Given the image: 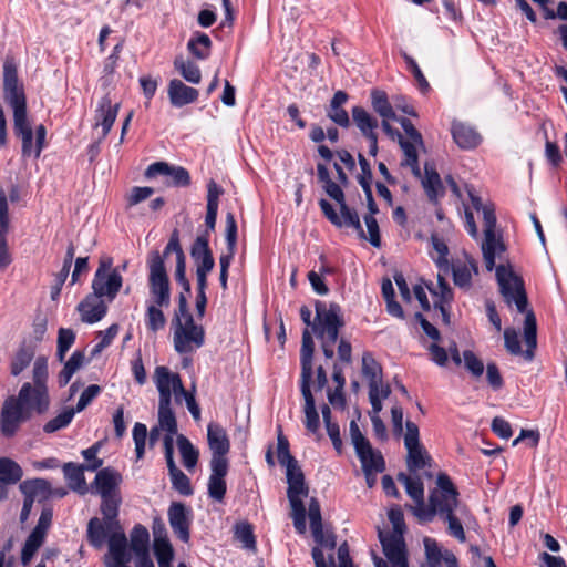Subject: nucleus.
I'll list each match as a JSON object with an SVG mask.
<instances>
[{
    "label": "nucleus",
    "mask_w": 567,
    "mask_h": 567,
    "mask_svg": "<svg viewBox=\"0 0 567 567\" xmlns=\"http://www.w3.org/2000/svg\"><path fill=\"white\" fill-rule=\"evenodd\" d=\"M495 275L499 286V291L505 301L508 305L514 302L517 310L526 315L524 321L526 350H522L518 334L511 328H507L504 331L505 348L509 353L514 355H523L527 361H530L534 358V350L537 346V323L533 310L527 309L528 299L524 280L513 271L511 266L505 265H498L496 267Z\"/></svg>",
    "instance_id": "f257e3e1"
},
{
    "label": "nucleus",
    "mask_w": 567,
    "mask_h": 567,
    "mask_svg": "<svg viewBox=\"0 0 567 567\" xmlns=\"http://www.w3.org/2000/svg\"><path fill=\"white\" fill-rule=\"evenodd\" d=\"M48 392H19L3 402L0 415L1 433L6 437L13 436L21 424L30 420L34 413L41 414L49 408Z\"/></svg>",
    "instance_id": "f03ea898"
},
{
    "label": "nucleus",
    "mask_w": 567,
    "mask_h": 567,
    "mask_svg": "<svg viewBox=\"0 0 567 567\" xmlns=\"http://www.w3.org/2000/svg\"><path fill=\"white\" fill-rule=\"evenodd\" d=\"M177 301L172 319L174 348L179 354L192 353L204 346L205 330L203 326L195 323L185 293H179Z\"/></svg>",
    "instance_id": "7ed1b4c3"
},
{
    "label": "nucleus",
    "mask_w": 567,
    "mask_h": 567,
    "mask_svg": "<svg viewBox=\"0 0 567 567\" xmlns=\"http://www.w3.org/2000/svg\"><path fill=\"white\" fill-rule=\"evenodd\" d=\"M316 317L312 331L321 342V349L326 359L334 357V344L339 337V330L344 326L341 307L331 302L328 307L323 301H316Z\"/></svg>",
    "instance_id": "20e7f679"
},
{
    "label": "nucleus",
    "mask_w": 567,
    "mask_h": 567,
    "mask_svg": "<svg viewBox=\"0 0 567 567\" xmlns=\"http://www.w3.org/2000/svg\"><path fill=\"white\" fill-rule=\"evenodd\" d=\"M460 507L458 492L450 476L440 473L436 477V486L430 492L429 506L422 509L423 522H431L436 514L444 516L456 512Z\"/></svg>",
    "instance_id": "39448f33"
},
{
    "label": "nucleus",
    "mask_w": 567,
    "mask_h": 567,
    "mask_svg": "<svg viewBox=\"0 0 567 567\" xmlns=\"http://www.w3.org/2000/svg\"><path fill=\"white\" fill-rule=\"evenodd\" d=\"M470 196L472 206L483 214L484 240L482 243V251L485 267L488 271H492L497 267L495 266L496 256L505 250V245L502 238H497L495 234L497 221L495 208L492 204L483 205L478 196L473 194H470Z\"/></svg>",
    "instance_id": "423d86ee"
},
{
    "label": "nucleus",
    "mask_w": 567,
    "mask_h": 567,
    "mask_svg": "<svg viewBox=\"0 0 567 567\" xmlns=\"http://www.w3.org/2000/svg\"><path fill=\"white\" fill-rule=\"evenodd\" d=\"M313 355H315V341L311 332L305 329L302 332L301 348H300V390H311V386H317V390H323L327 385V373L322 365H318L313 370Z\"/></svg>",
    "instance_id": "0eeeda50"
},
{
    "label": "nucleus",
    "mask_w": 567,
    "mask_h": 567,
    "mask_svg": "<svg viewBox=\"0 0 567 567\" xmlns=\"http://www.w3.org/2000/svg\"><path fill=\"white\" fill-rule=\"evenodd\" d=\"M147 266L150 295L153 303L165 308L169 307L171 285L162 255L158 251H153L147 260Z\"/></svg>",
    "instance_id": "6e6552de"
},
{
    "label": "nucleus",
    "mask_w": 567,
    "mask_h": 567,
    "mask_svg": "<svg viewBox=\"0 0 567 567\" xmlns=\"http://www.w3.org/2000/svg\"><path fill=\"white\" fill-rule=\"evenodd\" d=\"M319 206L324 217L336 227L342 226L352 227L355 229L361 238H365V234L360 223V217L355 209L350 208L347 203H341L339 206L340 215L337 214L333 206L324 198L319 200Z\"/></svg>",
    "instance_id": "1a4fd4ad"
},
{
    "label": "nucleus",
    "mask_w": 567,
    "mask_h": 567,
    "mask_svg": "<svg viewBox=\"0 0 567 567\" xmlns=\"http://www.w3.org/2000/svg\"><path fill=\"white\" fill-rule=\"evenodd\" d=\"M320 533L312 532L313 539L317 544L312 549V558L316 567H336L333 550L337 546L336 536L332 532L323 530V526L319 527Z\"/></svg>",
    "instance_id": "9d476101"
},
{
    "label": "nucleus",
    "mask_w": 567,
    "mask_h": 567,
    "mask_svg": "<svg viewBox=\"0 0 567 567\" xmlns=\"http://www.w3.org/2000/svg\"><path fill=\"white\" fill-rule=\"evenodd\" d=\"M379 539L383 553L392 567H409L405 542L402 534L383 533L379 529Z\"/></svg>",
    "instance_id": "9b49d317"
},
{
    "label": "nucleus",
    "mask_w": 567,
    "mask_h": 567,
    "mask_svg": "<svg viewBox=\"0 0 567 567\" xmlns=\"http://www.w3.org/2000/svg\"><path fill=\"white\" fill-rule=\"evenodd\" d=\"M122 285L123 277L118 268H114L110 274L102 276H100V272H95L92 280V293L101 298L105 297L111 302L116 298Z\"/></svg>",
    "instance_id": "f8f14e48"
},
{
    "label": "nucleus",
    "mask_w": 567,
    "mask_h": 567,
    "mask_svg": "<svg viewBox=\"0 0 567 567\" xmlns=\"http://www.w3.org/2000/svg\"><path fill=\"white\" fill-rule=\"evenodd\" d=\"M165 460L173 488L176 489L181 495L190 496L194 492L190 485V480L175 464L174 440L171 437H167L165 442Z\"/></svg>",
    "instance_id": "ddd939ff"
},
{
    "label": "nucleus",
    "mask_w": 567,
    "mask_h": 567,
    "mask_svg": "<svg viewBox=\"0 0 567 567\" xmlns=\"http://www.w3.org/2000/svg\"><path fill=\"white\" fill-rule=\"evenodd\" d=\"M168 522L176 536L184 543L189 540L190 511L183 503L174 502L168 512Z\"/></svg>",
    "instance_id": "4468645a"
},
{
    "label": "nucleus",
    "mask_w": 567,
    "mask_h": 567,
    "mask_svg": "<svg viewBox=\"0 0 567 567\" xmlns=\"http://www.w3.org/2000/svg\"><path fill=\"white\" fill-rule=\"evenodd\" d=\"M120 104L112 103L110 94H105L99 102L97 109L95 110V127L101 126V138H105L110 133L118 112Z\"/></svg>",
    "instance_id": "2eb2a0df"
},
{
    "label": "nucleus",
    "mask_w": 567,
    "mask_h": 567,
    "mask_svg": "<svg viewBox=\"0 0 567 567\" xmlns=\"http://www.w3.org/2000/svg\"><path fill=\"white\" fill-rule=\"evenodd\" d=\"M78 311L81 315V320L85 323H95L101 321L106 312H107V305L105 301L94 295L89 293L79 305H78Z\"/></svg>",
    "instance_id": "dca6fc26"
},
{
    "label": "nucleus",
    "mask_w": 567,
    "mask_h": 567,
    "mask_svg": "<svg viewBox=\"0 0 567 567\" xmlns=\"http://www.w3.org/2000/svg\"><path fill=\"white\" fill-rule=\"evenodd\" d=\"M207 440L212 451L210 461L228 462L225 456L229 452L230 444L224 427L219 424L210 423L207 429Z\"/></svg>",
    "instance_id": "f3484780"
},
{
    "label": "nucleus",
    "mask_w": 567,
    "mask_h": 567,
    "mask_svg": "<svg viewBox=\"0 0 567 567\" xmlns=\"http://www.w3.org/2000/svg\"><path fill=\"white\" fill-rule=\"evenodd\" d=\"M210 471L208 495L210 498L221 502L227 489L225 476L228 472V462L210 461Z\"/></svg>",
    "instance_id": "a211bd4d"
},
{
    "label": "nucleus",
    "mask_w": 567,
    "mask_h": 567,
    "mask_svg": "<svg viewBox=\"0 0 567 567\" xmlns=\"http://www.w3.org/2000/svg\"><path fill=\"white\" fill-rule=\"evenodd\" d=\"M190 256L195 261L196 271L210 272L215 266L213 252L209 248L208 235H199L192 248Z\"/></svg>",
    "instance_id": "6ab92c4d"
},
{
    "label": "nucleus",
    "mask_w": 567,
    "mask_h": 567,
    "mask_svg": "<svg viewBox=\"0 0 567 567\" xmlns=\"http://www.w3.org/2000/svg\"><path fill=\"white\" fill-rule=\"evenodd\" d=\"M398 481L404 485L406 494L415 502V506L411 507L413 514L422 519V509L424 504V485L420 476L412 477L405 473L398 474Z\"/></svg>",
    "instance_id": "aec40b11"
},
{
    "label": "nucleus",
    "mask_w": 567,
    "mask_h": 567,
    "mask_svg": "<svg viewBox=\"0 0 567 567\" xmlns=\"http://www.w3.org/2000/svg\"><path fill=\"white\" fill-rule=\"evenodd\" d=\"M167 94L171 104L175 107H183L187 104L194 103L199 96L197 89L187 86L178 79H173L169 81Z\"/></svg>",
    "instance_id": "412c9836"
},
{
    "label": "nucleus",
    "mask_w": 567,
    "mask_h": 567,
    "mask_svg": "<svg viewBox=\"0 0 567 567\" xmlns=\"http://www.w3.org/2000/svg\"><path fill=\"white\" fill-rule=\"evenodd\" d=\"M451 133L454 142L462 150H473L482 142L480 133L471 125L454 121Z\"/></svg>",
    "instance_id": "4be33fe9"
},
{
    "label": "nucleus",
    "mask_w": 567,
    "mask_h": 567,
    "mask_svg": "<svg viewBox=\"0 0 567 567\" xmlns=\"http://www.w3.org/2000/svg\"><path fill=\"white\" fill-rule=\"evenodd\" d=\"M171 394L172 392H159L158 425L163 431L167 432L164 436V443L167 437L173 440V435L177 432L176 419L171 408Z\"/></svg>",
    "instance_id": "5701e85b"
},
{
    "label": "nucleus",
    "mask_w": 567,
    "mask_h": 567,
    "mask_svg": "<svg viewBox=\"0 0 567 567\" xmlns=\"http://www.w3.org/2000/svg\"><path fill=\"white\" fill-rule=\"evenodd\" d=\"M122 482V476L118 472L106 467L97 472L94 484L100 496H109L120 494L118 486Z\"/></svg>",
    "instance_id": "b1692460"
},
{
    "label": "nucleus",
    "mask_w": 567,
    "mask_h": 567,
    "mask_svg": "<svg viewBox=\"0 0 567 567\" xmlns=\"http://www.w3.org/2000/svg\"><path fill=\"white\" fill-rule=\"evenodd\" d=\"M109 550L112 557L111 561L106 564H128L131 557L127 553V538L125 533L121 529H115L109 537Z\"/></svg>",
    "instance_id": "393cba45"
},
{
    "label": "nucleus",
    "mask_w": 567,
    "mask_h": 567,
    "mask_svg": "<svg viewBox=\"0 0 567 567\" xmlns=\"http://www.w3.org/2000/svg\"><path fill=\"white\" fill-rule=\"evenodd\" d=\"M362 374L368 381L369 390H384L382 382V369L370 352L362 355ZM385 390H390L389 385Z\"/></svg>",
    "instance_id": "a878e982"
},
{
    "label": "nucleus",
    "mask_w": 567,
    "mask_h": 567,
    "mask_svg": "<svg viewBox=\"0 0 567 567\" xmlns=\"http://www.w3.org/2000/svg\"><path fill=\"white\" fill-rule=\"evenodd\" d=\"M13 130L17 137L21 138L22 142V156H34L33 132L27 114L13 116Z\"/></svg>",
    "instance_id": "bb28decb"
},
{
    "label": "nucleus",
    "mask_w": 567,
    "mask_h": 567,
    "mask_svg": "<svg viewBox=\"0 0 567 567\" xmlns=\"http://www.w3.org/2000/svg\"><path fill=\"white\" fill-rule=\"evenodd\" d=\"M223 188L218 186L214 181H210L207 185V212L205 216L206 231L204 235H208L215 230L217 214H218V198L223 194Z\"/></svg>",
    "instance_id": "cd10ccee"
},
{
    "label": "nucleus",
    "mask_w": 567,
    "mask_h": 567,
    "mask_svg": "<svg viewBox=\"0 0 567 567\" xmlns=\"http://www.w3.org/2000/svg\"><path fill=\"white\" fill-rule=\"evenodd\" d=\"M348 94L344 91H337L327 110V116L341 127H349L350 118L348 112L342 105L348 101Z\"/></svg>",
    "instance_id": "c85d7f7f"
},
{
    "label": "nucleus",
    "mask_w": 567,
    "mask_h": 567,
    "mask_svg": "<svg viewBox=\"0 0 567 567\" xmlns=\"http://www.w3.org/2000/svg\"><path fill=\"white\" fill-rule=\"evenodd\" d=\"M425 176L422 179L423 188L426 193L429 200L433 204H437L439 198L444 195V187L439 173L434 167L427 163L424 166Z\"/></svg>",
    "instance_id": "c756f323"
},
{
    "label": "nucleus",
    "mask_w": 567,
    "mask_h": 567,
    "mask_svg": "<svg viewBox=\"0 0 567 567\" xmlns=\"http://www.w3.org/2000/svg\"><path fill=\"white\" fill-rule=\"evenodd\" d=\"M48 359L43 355L34 360L32 369L33 383L25 382L20 390H48Z\"/></svg>",
    "instance_id": "7c9ffc66"
},
{
    "label": "nucleus",
    "mask_w": 567,
    "mask_h": 567,
    "mask_svg": "<svg viewBox=\"0 0 567 567\" xmlns=\"http://www.w3.org/2000/svg\"><path fill=\"white\" fill-rule=\"evenodd\" d=\"M362 470H374L377 472H383L385 470V462L381 452L374 450L370 442L365 443L362 449L355 451Z\"/></svg>",
    "instance_id": "2f4dec72"
},
{
    "label": "nucleus",
    "mask_w": 567,
    "mask_h": 567,
    "mask_svg": "<svg viewBox=\"0 0 567 567\" xmlns=\"http://www.w3.org/2000/svg\"><path fill=\"white\" fill-rule=\"evenodd\" d=\"M406 449V467L410 473L415 474L420 470L431 466L432 457L426 452L424 446L414 445L408 446Z\"/></svg>",
    "instance_id": "473e14b6"
},
{
    "label": "nucleus",
    "mask_w": 567,
    "mask_h": 567,
    "mask_svg": "<svg viewBox=\"0 0 567 567\" xmlns=\"http://www.w3.org/2000/svg\"><path fill=\"white\" fill-rule=\"evenodd\" d=\"M154 382L157 390H185L178 373L167 367L158 365L154 371Z\"/></svg>",
    "instance_id": "72a5a7b5"
},
{
    "label": "nucleus",
    "mask_w": 567,
    "mask_h": 567,
    "mask_svg": "<svg viewBox=\"0 0 567 567\" xmlns=\"http://www.w3.org/2000/svg\"><path fill=\"white\" fill-rule=\"evenodd\" d=\"M101 512L103 514V520L109 528H120V522L117 520L118 508L122 502L121 495H109L102 496Z\"/></svg>",
    "instance_id": "f704fd0d"
},
{
    "label": "nucleus",
    "mask_w": 567,
    "mask_h": 567,
    "mask_svg": "<svg viewBox=\"0 0 567 567\" xmlns=\"http://www.w3.org/2000/svg\"><path fill=\"white\" fill-rule=\"evenodd\" d=\"M85 470L84 465H76L74 463H66L63 466V473L69 487L80 494H85L87 491L84 477Z\"/></svg>",
    "instance_id": "c9c22d12"
},
{
    "label": "nucleus",
    "mask_w": 567,
    "mask_h": 567,
    "mask_svg": "<svg viewBox=\"0 0 567 567\" xmlns=\"http://www.w3.org/2000/svg\"><path fill=\"white\" fill-rule=\"evenodd\" d=\"M352 120L361 134L365 137L372 134H377L375 130L379 126L378 120L373 117L362 106L352 107Z\"/></svg>",
    "instance_id": "e433bc0d"
},
{
    "label": "nucleus",
    "mask_w": 567,
    "mask_h": 567,
    "mask_svg": "<svg viewBox=\"0 0 567 567\" xmlns=\"http://www.w3.org/2000/svg\"><path fill=\"white\" fill-rule=\"evenodd\" d=\"M3 97L11 106L13 116L27 114V97L23 85L3 89Z\"/></svg>",
    "instance_id": "4c0bfd02"
},
{
    "label": "nucleus",
    "mask_w": 567,
    "mask_h": 567,
    "mask_svg": "<svg viewBox=\"0 0 567 567\" xmlns=\"http://www.w3.org/2000/svg\"><path fill=\"white\" fill-rule=\"evenodd\" d=\"M187 49L198 60H206L210 55L212 40L203 32H194L187 43Z\"/></svg>",
    "instance_id": "58836bf2"
},
{
    "label": "nucleus",
    "mask_w": 567,
    "mask_h": 567,
    "mask_svg": "<svg viewBox=\"0 0 567 567\" xmlns=\"http://www.w3.org/2000/svg\"><path fill=\"white\" fill-rule=\"evenodd\" d=\"M84 361L85 354L83 351L78 350L71 354L58 375V383L60 388L65 386L70 382L74 373L83 365Z\"/></svg>",
    "instance_id": "ea45409f"
},
{
    "label": "nucleus",
    "mask_w": 567,
    "mask_h": 567,
    "mask_svg": "<svg viewBox=\"0 0 567 567\" xmlns=\"http://www.w3.org/2000/svg\"><path fill=\"white\" fill-rule=\"evenodd\" d=\"M116 528H109L105 520H100L94 517L87 524V539L95 548H101L107 537L109 532H114Z\"/></svg>",
    "instance_id": "a19ab883"
},
{
    "label": "nucleus",
    "mask_w": 567,
    "mask_h": 567,
    "mask_svg": "<svg viewBox=\"0 0 567 567\" xmlns=\"http://www.w3.org/2000/svg\"><path fill=\"white\" fill-rule=\"evenodd\" d=\"M148 543L150 534L147 528L140 524L135 525L131 532L130 547L136 557L148 555Z\"/></svg>",
    "instance_id": "79ce46f5"
},
{
    "label": "nucleus",
    "mask_w": 567,
    "mask_h": 567,
    "mask_svg": "<svg viewBox=\"0 0 567 567\" xmlns=\"http://www.w3.org/2000/svg\"><path fill=\"white\" fill-rule=\"evenodd\" d=\"M399 144L404 153V159L401 162V165L410 167L414 176L421 177V169L416 151V145L419 144L410 140H405L404 137L399 141Z\"/></svg>",
    "instance_id": "37998d69"
},
{
    "label": "nucleus",
    "mask_w": 567,
    "mask_h": 567,
    "mask_svg": "<svg viewBox=\"0 0 567 567\" xmlns=\"http://www.w3.org/2000/svg\"><path fill=\"white\" fill-rule=\"evenodd\" d=\"M174 68L187 82L192 84H198L202 80V72L199 66L190 60H185L183 56H177L174 60Z\"/></svg>",
    "instance_id": "c03bdc74"
},
{
    "label": "nucleus",
    "mask_w": 567,
    "mask_h": 567,
    "mask_svg": "<svg viewBox=\"0 0 567 567\" xmlns=\"http://www.w3.org/2000/svg\"><path fill=\"white\" fill-rule=\"evenodd\" d=\"M371 103L373 110L385 120H396V115L392 105L389 102L388 94L381 90H373L371 92Z\"/></svg>",
    "instance_id": "a18cd8bd"
},
{
    "label": "nucleus",
    "mask_w": 567,
    "mask_h": 567,
    "mask_svg": "<svg viewBox=\"0 0 567 567\" xmlns=\"http://www.w3.org/2000/svg\"><path fill=\"white\" fill-rule=\"evenodd\" d=\"M305 398V426L311 433H316L320 427V419L316 409L312 392H302Z\"/></svg>",
    "instance_id": "49530a36"
},
{
    "label": "nucleus",
    "mask_w": 567,
    "mask_h": 567,
    "mask_svg": "<svg viewBox=\"0 0 567 567\" xmlns=\"http://www.w3.org/2000/svg\"><path fill=\"white\" fill-rule=\"evenodd\" d=\"M22 468L18 463L8 458H0V484H16L22 477Z\"/></svg>",
    "instance_id": "de8ad7c7"
},
{
    "label": "nucleus",
    "mask_w": 567,
    "mask_h": 567,
    "mask_svg": "<svg viewBox=\"0 0 567 567\" xmlns=\"http://www.w3.org/2000/svg\"><path fill=\"white\" fill-rule=\"evenodd\" d=\"M177 445L184 466L187 470H193L198 462V451L190 441L182 434L177 436Z\"/></svg>",
    "instance_id": "09e8293b"
},
{
    "label": "nucleus",
    "mask_w": 567,
    "mask_h": 567,
    "mask_svg": "<svg viewBox=\"0 0 567 567\" xmlns=\"http://www.w3.org/2000/svg\"><path fill=\"white\" fill-rule=\"evenodd\" d=\"M34 358V350L31 347L22 346L10 364V372L12 375H19Z\"/></svg>",
    "instance_id": "8fccbe9b"
},
{
    "label": "nucleus",
    "mask_w": 567,
    "mask_h": 567,
    "mask_svg": "<svg viewBox=\"0 0 567 567\" xmlns=\"http://www.w3.org/2000/svg\"><path fill=\"white\" fill-rule=\"evenodd\" d=\"M73 417H74V409L65 408L55 417L51 419L50 421H48L44 424L43 431L48 434L60 431V430L66 427L71 423Z\"/></svg>",
    "instance_id": "3c124183"
},
{
    "label": "nucleus",
    "mask_w": 567,
    "mask_h": 567,
    "mask_svg": "<svg viewBox=\"0 0 567 567\" xmlns=\"http://www.w3.org/2000/svg\"><path fill=\"white\" fill-rule=\"evenodd\" d=\"M162 306L152 303L146 309L145 322L148 330L156 332L163 329L166 324V318L161 310Z\"/></svg>",
    "instance_id": "603ef678"
},
{
    "label": "nucleus",
    "mask_w": 567,
    "mask_h": 567,
    "mask_svg": "<svg viewBox=\"0 0 567 567\" xmlns=\"http://www.w3.org/2000/svg\"><path fill=\"white\" fill-rule=\"evenodd\" d=\"M430 292L437 297L434 307L439 305H451L454 298L453 290L442 275H437V289L427 287Z\"/></svg>",
    "instance_id": "864d4df0"
},
{
    "label": "nucleus",
    "mask_w": 567,
    "mask_h": 567,
    "mask_svg": "<svg viewBox=\"0 0 567 567\" xmlns=\"http://www.w3.org/2000/svg\"><path fill=\"white\" fill-rule=\"evenodd\" d=\"M452 275L455 286L468 289L472 282V274L467 264L457 262L452 265Z\"/></svg>",
    "instance_id": "5fc2aeb1"
},
{
    "label": "nucleus",
    "mask_w": 567,
    "mask_h": 567,
    "mask_svg": "<svg viewBox=\"0 0 567 567\" xmlns=\"http://www.w3.org/2000/svg\"><path fill=\"white\" fill-rule=\"evenodd\" d=\"M23 85L18 76V66L12 56H7L3 61V89Z\"/></svg>",
    "instance_id": "6e6d98bb"
},
{
    "label": "nucleus",
    "mask_w": 567,
    "mask_h": 567,
    "mask_svg": "<svg viewBox=\"0 0 567 567\" xmlns=\"http://www.w3.org/2000/svg\"><path fill=\"white\" fill-rule=\"evenodd\" d=\"M431 244L433 249L439 254L437 258L435 259L436 266L440 270L447 271L449 270V247L445 244V241L439 237L436 234H433L431 236Z\"/></svg>",
    "instance_id": "4d7b16f0"
},
{
    "label": "nucleus",
    "mask_w": 567,
    "mask_h": 567,
    "mask_svg": "<svg viewBox=\"0 0 567 567\" xmlns=\"http://www.w3.org/2000/svg\"><path fill=\"white\" fill-rule=\"evenodd\" d=\"M154 555L157 563H172L174 558V549L168 538L154 539Z\"/></svg>",
    "instance_id": "13d9d810"
},
{
    "label": "nucleus",
    "mask_w": 567,
    "mask_h": 567,
    "mask_svg": "<svg viewBox=\"0 0 567 567\" xmlns=\"http://www.w3.org/2000/svg\"><path fill=\"white\" fill-rule=\"evenodd\" d=\"M165 183L168 186L175 187H186L190 184V176L186 168L182 166H173L171 167V173L168 174Z\"/></svg>",
    "instance_id": "bf43d9fd"
},
{
    "label": "nucleus",
    "mask_w": 567,
    "mask_h": 567,
    "mask_svg": "<svg viewBox=\"0 0 567 567\" xmlns=\"http://www.w3.org/2000/svg\"><path fill=\"white\" fill-rule=\"evenodd\" d=\"M75 341V333L71 329L60 328L58 334V351L56 355L60 361H63L66 352L70 350Z\"/></svg>",
    "instance_id": "052dcab7"
},
{
    "label": "nucleus",
    "mask_w": 567,
    "mask_h": 567,
    "mask_svg": "<svg viewBox=\"0 0 567 567\" xmlns=\"http://www.w3.org/2000/svg\"><path fill=\"white\" fill-rule=\"evenodd\" d=\"M309 493V488L306 485L305 480L299 481V483H289L287 489V497L289 499L290 506L303 505L302 497H307Z\"/></svg>",
    "instance_id": "680f3d73"
},
{
    "label": "nucleus",
    "mask_w": 567,
    "mask_h": 567,
    "mask_svg": "<svg viewBox=\"0 0 567 567\" xmlns=\"http://www.w3.org/2000/svg\"><path fill=\"white\" fill-rule=\"evenodd\" d=\"M133 441L135 444V453L137 460H141L145 453V444L147 440V427L143 423H135L133 427Z\"/></svg>",
    "instance_id": "e2e57ef3"
},
{
    "label": "nucleus",
    "mask_w": 567,
    "mask_h": 567,
    "mask_svg": "<svg viewBox=\"0 0 567 567\" xmlns=\"http://www.w3.org/2000/svg\"><path fill=\"white\" fill-rule=\"evenodd\" d=\"M424 548H425V555H426V561L423 564V566H440L442 561V553L439 548L437 543L429 537L424 538Z\"/></svg>",
    "instance_id": "0e129e2a"
},
{
    "label": "nucleus",
    "mask_w": 567,
    "mask_h": 567,
    "mask_svg": "<svg viewBox=\"0 0 567 567\" xmlns=\"http://www.w3.org/2000/svg\"><path fill=\"white\" fill-rule=\"evenodd\" d=\"M402 58L404 59L409 70L413 74L415 81L417 82L419 89L423 93L427 92L430 90V84H429L427 80L425 79L424 74L422 73L416 61L405 52L402 53Z\"/></svg>",
    "instance_id": "69168bd1"
},
{
    "label": "nucleus",
    "mask_w": 567,
    "mask_h": 567,
    "mask_svg": "<svg viewBox=\"0 0 567 567\" xmlns=\"http://www.w3.org/2000/svg\"><path fill=\"white\" fill-rule=\"evenodd\" d=\"M447 523V532L451 536L456 538L458 542L464 543L466 540L465 532L462 523L456 517L455 512L441 516Z\"/></svg>",
    "instance_id": "338daca9"
},
{
    "label": "nucleus",
    "mask_w": 567,
    "mask_h": 567,
    "mask_svg": "<svg viewBox=\"0 0 567 567\" xmlns=\"http://www.w3.org/2000/svg\"><path fill=\"white\" fill-rule=\"evenodd\" d=\"M23 487L28 495H31L33 498L37 496L47 497L50 494V484L43 478L25 482Z\"/></svg>",
    "instance_id": "774afa93"
}]
</instances>
